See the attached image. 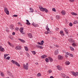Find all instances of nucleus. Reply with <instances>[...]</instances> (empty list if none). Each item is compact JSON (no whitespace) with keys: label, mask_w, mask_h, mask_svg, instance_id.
<instances>
[{"label":"nucleus","mask_w":78,"mask_h":78,"mask_svg":"<svg viewBox=\"0 0 78 78\" xmlns=\"http://www.w3.org/2000/svg\"><path fill=\"white\" fill-rule=\"evenodd\" d=\"M24 48H25L26 51H28V47H27V46H25L24 47Z\"/></svg>","instance_id":"nucleus-23"},{"label":"nucleus","mask_w":78,"mask_h":78,"mask_svg":"<svg viewBox=\"0 0 78 78\" xmlns=\"http://www.w3.org/2000/svg\"><path fill=\"white\" fill-rule=\"evenodd\" d=\"M23 67L25 70H28V66H27V65H25V64L23 65Z\"/></svg>","instance_id":"nucleus-5"},{"label":"nucleus","mask_w":78,"mask_h":78,"mask_svg":"<svg viewBox=\"0 0 78 78\" xmlns=\"http://www.w3.org/2000/svg\"><path fill=\"white\" fill-rule=\"evenodd\" d=\"M32 25H33V26H34V27H37V25H36L35 24V23H33L32 24Z\"/></svg>","instance_id":"nucleus-27"},{"label":"nucleus","mask_w":78,"mask_h":78,"mask_svg":"<svg viewBox=\"0 0 78 78\" xmlns=\"http://www.w3.org/2000/svg\"><path fill=\"white\" fill-rule=\"evenodd\" d=\"M37 76H41V74L39 73L38 74H37Z\"/></svg>","instance_id":"nucleus-33"},{"label":"nucleus","mask_w":78,"mask_h":78,"mask_svg":"<svg viewBox=\"0 0 78 78\" xmlns=\"http://www.w3.org/2000/svg\"><path fill=\"white\" fill-rule=\"evenodd\" d=\"M62 58H63V57L62 56H61L59 55L58 56V59L59 60H61V59H62Z\"/></svg>","instance_id":"nucleus-10"},{"label":"nucleus","mask_w":78,"mask_h":78,"mask_svg":"<svg viewBox=\"0 0 78 78\" xmlns=\"http://www.w3.org/2000/svg\"><path fill=\"white\" fill-rule=\"evenodd\" d=\"M41 45H43V44H44V41H41Z\"/></svg>","instance_id":"nucleus-35"},{"label":"nucleus","mask_w":78,"mask_h":78,"mask_svg":"<svg viewBox=\"0 0 78 78\" xmlns=\"http://www.w3.org/2000/svg\"><path fill=\"white\" fill-rule=\"evenodd\" d=\"M59 52H58V49H57L56 51H55L54 53L55 55H57V54Z\"/></svg>","instance_id":"nucleus-18"},{"label":"nucleus","mask_w":78,"mask_h":78,"mask_svg":"<svg viewBox=\"0 0 78 78\" xmlns=\"http://www.w3.org/2000/svg\"><path fill=\"white\" fill-rule=\"evenodd\" d=\"M44 11L46 13H47V12H48V9H46L45 8H44Z\"/></svg>","instance_id":"nucleus-26"},{"label":"nucleus","mask_w":78,"mask_h":78,"mask_svg":"<svg viewBox=\"0 0 78 78\" xmlns=\"http://www.w3.org/2000/svg\"><path fill=\"white\" fill-rule=\"evenodd\" d=\"M4 11L7 14L9 15V11L8 10V9H7V8L6 7L4 8Z\"/></svg>","instance_id":"nucleus-3"},{"label":"nucleus","mask_w":78,"mask_h":78,"mask_svg":"<svg viewBox=\"0 0 78 78\" xmlns=\"http://www.w3.org/2000/svg\"><path fill=\"white\" fill-rule=\"evenodd\" d=\"M39 8L40 9V11L44 12V8H43L41 6H39Z\"/></svg>","instance_id":"nucleus-7"},{"label":"nucleus","mask_w":78,"mask_h":78,"mask_svg":"<svg viewBox=\"0 0 78 78\" xmlns=\"http://www.w3.org/2000/svg\"><path fill=\"white\" fill-rule=\"evenodd\" d=\"M0 51H1L4 52L5 51H4V48H2L1 49H0Z\"/></svg>","instance_id":"nucleus-32"},{"label":"nucleus","mask_w":78,"mask_h":78,"mask_svg":"<svg viewBox=\"0 0 78 78\" xmlns=\"http://www.w3.org/2000/svg\"><path fill=\"white\" fill-rule=\"evenodd\" d=\"M65 64L66 65H69L70 64V62L69 61L66 62Z\"/></svg>","instance_id":"nucleus-25"},{"label":"nucleus","mask_w":78,"mask_h":78,"mask_svg":"<svg viewBox=\"0 0 78 78\" xmlns=\"http://www.w3.org/2000/svg\"><path fill=\"white\" fill-rule=\"evenodd\" d=\"M18 16L17 15H14L12 16V17H17Z\"/></svg>","instance_id":"nucleus-46"},{"label":"nucleus","mask_w":78,"mask_h":78,"mask_svg":"<svg viewBox=\"0 0 78 78\" xmlns=\"http://www.w3.org/2000/svg\"><path fill=\"white\" fill-rule=\"evenodd\" d=\"M28 37L30 38H33V36H32V34L31 33H28Z\"/></svg>","instance_id":"nucleus-9"},{"label":"nucleus","mask_w":78,"mask_h":78,"mask_svg":"<svg viewBox=\"0 0 78 78\" xmlns=\"http://www.w3.org/2000/svg\"><path fill=\"white\" fill-rule=\"evenodd\" d=\"M48 58H49V60H50V62H52V61H53V59H52V58H51L50 57H49Z\"/></svg>","instance_id":"nucleus-21"},{"label":"nucleus","mask_w":78,"mask_h":78,"mask_svg":"<svg viewBox=\"0 0 78 78\" xmlns=\"http://www.w3.org/2000/svg\"><path fill=\"white\" fill-rule=\"evenodd\" d=\"M72 40H73V39L72 38H71L70 39H68V41L69 42H71V41H72Z\"/></svg>","instance_id":"nucleus-34"},{"label":"nucleus","mask_w":78,"mask_h":78,"mask_svg":"<svg viewBox=\"0 0 78 78\" xmlns=\"http://www.w3.org/2000/svg\"><path fill=\"white\" fill-rule=\"evenodd\" d=\"M45 60L46 62H49V60H48V58H46L45 59Z\"/></svg>","instance_id":"nucleus-29"},{"label":"nucleus","mask_w":78,"mask_h":78,"mask_svg":"<svg viewBox=\"0 0 78 78\" xmlns=\"http://www.w3.org/2000/svg\"><path fill=\"white\" fill-rule=\"evenodd\" d=\"M22 47L20 46H17L15 48L16 50H21Z\"/></svg>","instance_id":"nucleus-6"},{"label":"nucleus","mask_w":78,"mask_h":78,"mask_svg":"<svg viewBox=\"0 0 78 78\" xmlns=\"http://www.w3.org/2000/svg\"><path fill=\"white\" fill-rule=\"evenodd\" d=\"M6 31H7V32H9V29H8V28H6Z\"/></svg>","instance_id":"nucleus-39"},{"label":"nucleus","mask_w":78,"mask_h":78,"mask_svg":"<svg viewBox=\"0 0 78 78\" xmlns=\"http://www.w3.org/2000/svg\"><path fill=\"white\" fill-rule=\"evenodd\" d=\"M8 74L10 76H12V77H13L14 76L12 75V73H11V72H8Z\"/></svg>","instance_id":"nucleus-11"},{"label":"nucleus","mask_w":78,"mask_h":78,"mask_svg":"<svg viewBox=\"0 0 78 78\" xmlns=\"http://www.w3.org/2000/svg\"><path fill=\"white\" fill-rule=\"evenodd\" d=\"M14 28V26L13 25H11L10 26V28L11 30H13Z\"/></svg>","instance_id":"nucleus-8"},{"label":"nucleus","mask_w":78,"mask_h":78,"mask_svg":"<svg viewBox=\"0 0 78 78\" xmlns=\"http://www.w3.org/2000/svg\"><path fill=\"white\" fill-rule=\"evenodd\" d=\"M52 10L54 12H56V9L55 8H53L52 9Z\"/></svg>","instance_id":"nucleus-31"},{"label":"nucleus","mask_w":78,"mask_h":78,"mask_svg":"<svg viewBox=\"0 0 78 78\" xmlns=\"http://www.w3.org/2000/svg\"><path fill=\"white\" fill-rule=\"evenodd\" d=\"M18 40H19V41H21H21H22V39H21L20 38H19Z\"/></svg>","instance_id":"nucleus-53"},{"label":"nucleus","mask_w":78,"mask_h":78,"mask_svg":"<svg viewBox=\"0 0 78 78\" xmlns=\"http://www.w3.org/2000/svg\"><path fill=\"white\" fill-rule=\"evenodd\" d=\"M56 19H57V20H58V19H59V16H56Z\"/></svg>","instance_id":"nucleus-37"},{"label":"nucleus","mask_w":78,"mask_h":78,"mask_svg":"<svg viewBox=\"0 0 78 78\" xmlns=\"http://www.w3.org/2000/svg\"><path fill=\"white\" fill-rule=\"evenodd\" d=\"M47 55H42L41 56V58H42V59H44V58H47Z\"/></svg>","instance_id":"nucleus-13"},{"label":"nucleus","mask_w":78,"mask_h":78,"mask_svg":"<svg viewBox=\"0 0 78 78\" xmlns=\"http://www.w3.org/2000/svg\"><path fill=\"white\" fill-rule=\"evenodd\" d=\"M70 53H69V52H66V55H69V56L70 55Z\"/></svg>","instance_id":"nucleus-48"},{"label":"nucleus","mask_w":78,"mask_h":78,"mask_svg":"<svg viewBox=\"0 0 78 78\" xmlns=\"http://www.w3.org/2000/svg\"><path fill=\"white\" fill-rule=\"evenodd\" d=\"M52 72V71H51V70H49L48 71V72L49 73H51Z\"/></svg>","instance_id":"nucleus-41"},{"label":"nucleus","mask_w":78,"mask_h":78,"mask_svg":"<svg viewBox=\"0 0 78 78\" xmlns=\"http://www.w3.org/2000/svg\"><path fill=\"white\" fill-rule=\"evenodd\" d=\"M69 56H71V57H73V55L72 54H70Z\"/></svg>","instance_id":"nucleus-50"},{"label":"nucleus","mask_w":78,"mask_h":78,"mask_svg":"<svg viewBox=\"0 0 78 78\" xmlns=\"http://www.w3.org/2000/svg\"><path fill=\"white\" fill-rule=\"evenodd\" d=\"M65 56L66 58H68V56H67V55H65Z\"/></svg>","instance_id":"nucleus-59"},{"label":"nucleus","mask_w":78,"mask_h":78,"mask_svg":"<svg viewBox=\"0 0 78 78\" xmlns=\"http://www.w3.org/2000/svg\"><path fill=\"white\" fill-rule=\"evenodd\" d=\"M1 76H4V74H3V73H1Z\"/></svg>","instance_id":"nucleus-47"},{"label":"nucleus","mask_w":78,"mask_h":78,"mask_svg":"<svg viewBox=\"0 0 78 78\" xmlns=\"http://www.w3.org/2000/svg\"><path fill=\"white\" fill-rule=\"evenodd\" d=\"M24 28L23 27H21L20 28V33H22V34H25V33H23V29Z\"/></svg>","instance_id":"nucleus-4"},{"label":"nucleus","mask_w":78,"mask_h":78,"mask_svg":"<svg viewBox=\"0 0 78 78\" xmlns=\"http://www.w3.org/2000/svg\"><path fill=\"white\" fill-rule=\"evenodd\" d=\"M10 39H12V40H13L14 39V37H12V36H11L10 37Z\"/></svg>","instance_id":"nucleus-40"},{"label":"nucleus","mask_w":78,"mask_h":78,"mask_svg":"<svg viewBox=\"0 0 78 78\" xmlns=\"http://www.w3.org/2000/svg\"><path fill=\"white\" fill-rule=\"evenodd\" d=\"M26 55L27 56H30V55H29V54H28V53H26Z\"/></svg>","instance_id":"nucleus-49"},{"label":"nucleus","mask_w":78,"mask_h":78,"mask_svg":"<svg viewBox=\"0 0 78 78\" xmlns=\"http://www.w3.org/2000/svg\"><path fill=\"white\" fill-rule=\"evenodd\" d=\"M35 64H36V65H38V62L35 63Z\"/></svg>","instance_id":"nucleus-58"},{"label":"nucleus","mask_w":78,"mask_h":78,"mask_svg":"<svg viewBox=\"0 0 78 78\" xmlns=\"http://www.w3.org/2000/svg\"><path fill=\"white\" fill-rule=\"evenodd\" d=\"M40 47V46L39 45H36V47H37V48H39Z\"/></svg>","instance_id":"nucleus-43"},{"label":"nucleus","mask_w":78,"mask_h":78,"mask_svg":"<svg viewBox=\"0 0 78 78\" xmlns=\"http://www.w3.org/2000/svg\"><path fill=\"white\" fill-rule=\"evenodd\" d=\"M69 48L71 50H72V51H73V50H74V48H73V47L70 46L69 47Z\"/></svg>","instance_id":"nucleus-30"},{"label":"nucleus","mask_w":78,"mask_h":78,"mask_svg":"<svg viewBox=\"0 0 78 78\" xmlns=\"http://www.w3.org/2000/svg\"><path fill=\"white\" fill-rule=\"evenodd\" d=\"M63 76L64 78H65L66 77V75H64Z\"/></svg>","instance_id":"nucleus-62"},{"label":"nucleus","mask_w":78,"mask_h":78,"mask_svg":"<svg viewBox=\"0 0 78 78\" xmlns=\"http://www.w3.org/2000/svg\"><path fill=\"white\" fill-rule=\"evenodd\" d=\"M78 23V21L77 20H75L73 22V24H76Z\"/></svg>","instance_id":"nucleus-15"},{"label":"nucleus","mask_w":78,"mask_h":78,"mask_svg":"<svg viewBox=\"0 0 78 78\" xmlns=\"http://www.w3.org/2000/svg\"><path fill=\"white\" fill-rule=\"evenodd\" d=\"M55 47H57V48H58V47H59V46H58V45H55Z\"/></svg>","instance_id":"nucleus-61"},{"label":"nucleus","mask_w":78,"mask_h":78,"mask_svg":"<svg viewBox=\"0 0 78 78\" xmlns=\"http://www.w3.org/2000/svg\"><path fill=\"white\" fill-rule=\"evenodd\" d=\"M46 29L47 30V31L44 32L45 34H51V31L50 30V29L48 28V25L46 26Z\"/></svg>","instance_id":"nucleus-1"},{"label":"nucleus","mask_w":78,"mask_h":78,"mask_svg":"<svg viewBox=\"0 0 78 78\" xmlns=\"http://www.w3.org/2000/svg\"><path fill=\"white\" fill-rule=\"evenodd\" d=\"M57 68L59 70H62V68H61V67L59 66H57Z\"/></svg>","instance_id":"nucleus-14"},{"label":"nucleus","mask_w":78,"mask_h":78,"mask_svg":"<svg viewBox=\"0 0 78 78\" xmlns=\"http://www.w3.org/2000/svg\"><path fill=\"white\" fill-rule=\"evenodd\" d=\"M15 32H13L12 33V35H15Z\"/></svg>","instance_id":"nucleus-51"},{"label":"nucleus","mask_w":78,"mask_h":78,"mask_svg":"<svg viewBox=\"0 0 78 78\" xmlns=\"http://www.w3.org/2000/svg\"><path fill=\"white\" fill-rule=\"evenodd\" d=\"M76 73L77 74V76H78V72H76Z\"/></svg>","instance_id":"nucleus-64"},{"label":"nucleus","mask_w":78,"mask_h":78,"mask_svg":"<svg viewBox=\"0 0 78 78\" xmlns=\"http://www.w3.org/2000/svg\"><path fill=\"white\" fill-rule=\"evenodd\" d=\"M71 14H72V15H73V16H77V14L74 12H73L71 13Z\"/></svg>","instance_id":"nucleus-22"},{"label":"nucleus","mask_w":78,"mask_h":78,"mask_svg":"<svg viewBox=\"0 0 78 78\" xmlns=\"http://www.w3.org/2000/svg\"><path fill=\"white\" fill-rule=\"evenodd\" d=\"M30 12H34V9H33L32 8H30Z\"/></svg>","instance_id":"nucleus-17"},{"label":"nucleus","mask_w":78,"mask_h":78,"mask_svg":"<svg viewBox=\"0 0 78 78\" xmlns=\"http://www.w3.org/2000/svg\"><path fill=\"white\" fill-rule=\"evenodd\" d=\"M61 13L62 14V15H63V16H64V15H65V14H66V12H65V11H62Z\"/></svg>","instance_id":"nucleus-16"},{"label":"nucleus","mask_w":78,"mask_h":78,"mask_svg":"<svg viewBox=\"0 0 78 78\" xmlns=\"http://www.w3.org/2000/svg\"><path fill=\"white\" fill-rule=\"evenodd\" d=\"M60 34H61V36H64V34H63V31H61L60 32Z\"/></svg>","instance_id":"nucleus-20"},{"label":"nucleus","mask_w":78,"mask_h":78,"mask_svg":"<svg viewBox=\"0 0 78 78\" xmlns=\"http://www.w3.org/2000/svg\"><path fill=\"white\" fill-rule=\"evenodd\" d=\"M59 29V28H57L56 29V31H58Z\"/></svg>","instance_id":"nucleus-57"},{"label":"nucleus","mask_w":78,"mask_h":78,"mask_svg":"<svg viewBox=\"0 0 78 78\" xmlns=\"http://www.w3.org/2000/svg\"><path fill=\"white\" fill-rule=\"evenodd\" d=\"M26 22H27V23H26V24L27 25H30V23L29 22V21L28 20H26Z\"/></svg>","instance_id":"nucleus-19"},{"label":"nucleus","mask_w":78,"mask_h":78,"mask_svg":"<svg viewBox=\"0 0 78 78\" xmlns=\"http://www.w3.org/2000/svg\"><path fill=\"white\" fill-rule=\"evenodd\" d=\"M32 52L33 55H36V51H32Z\"/></svg>","instance_id":"nucleus-36"},{"label":"nucleus","mask_w":78,"mask_h":78,"mask_svg":"<svg viewBox=\"0 0 78 78\" xmlns=\"http://www.w3.org/2000/svg\"><path fill=\"white\" fill-rule=\"evenodd\" d=\"M37 44H39V45H41V43L39 42H38L37 43Z\"/></svg>","instance_id":"nucleus-54"},{"label":"nucleus","mask_w":78,"mask_h":78,"mask_svg":"<svg viewBox=\"0 0 78 78\" xmlns=\"http://www.w3.org/2000/svg\"><path fill=\"white\" fill-rule=\"evenodd\" d=\"M6 56L5 54L4 55V59H6Z\"/></svg>","instance_id":"nucleus-56"},{"label":"nucleus","mask_w":78,"mask_h":78,"mask_svg":"<svg viewBox=\"0 0 78 78\" xmlns=\"http://www.w3.org/2000/svg\"><path fill=\"white\" fill-rule=\"evenodd\" d=\"M64 30L65 33H66V34H68V30L65 28H64Z\"/></svg>","instance_id":"nucleus-12"},{"label":"nucleus","mask_w":78,"mask_h":78,"mask_svg":"<svg viewBox=\"0 0 78 78\" xmlns=\"http://www.w3.org/2000/svg\"><path fill=\"white\" fill-rule=\"evenodd\" d=\"M5 56H7L9 55V54H5Z\"/></svg>","instance_id":"nucleus-60"},{"label":"nucleus","mask_w":78,"mask_h":78,"mask_svg":"<svg viewBox=\"0 0 78 78\" xmlns=\"http://www.w3.org/2000/svg\"><path fill=\"white\" fill-rule=\"evenodd\" d=\"M15 30H19V28L16 27L15 28Z\"/></svg>","instance_id":"nucleus-55"},{"label":"nucleus","mask_w":78,"mask_h":78,"mask_svg":"<svg viewBox=\"0 0 78 78\" xmlns=\"http://www.w3.org/2000/svg\"><path fill=\"white\" fill-rule=\"evenodd\" d=\"M70 2H74V0H69Z\"/></svg>","instance_id":"nucleus-52"},{"label":"nucleus","mask_w":78,"mask_h":78,"mask_svg":"<svg viewBox=\"0 0 78 78\" xmlns=\"http://www.w3.org/2000/svg\"><path fill=\"white\" fill-rule=\"evenodd\" d=\"M69 25L70 27H72V26L73 25V24L72 23H70L69 24Z\"/></svg>","instance_id":"nucleus-38"},{"label":"nucleus","mask_w":78,"mask_h":78,"mask_svg":"<svg viewBox=\"0 0 78 78\" xmlns=\"http://www.w3.org/2000/svg\"><path fill=\"white\" fill-rule=\"evenodd\" d=\"M10 59V57L8 56L6 58V59H8L9 60Z\"/></svg>","instance_id":"nucleus-42"},{"label":"nucleus","mask_w":78,"mask_h":78,"mask_svg":"<svg viewBox=\"0 0 78 78\" xmlns=\"http://www.w3.org/2000/svg\"><path fill=\"white\" fill-rule=\"evenodd\" d=\"M21 42L23 43H25V41L23 40L22 39V40L21 41Z\"/></svg>","instance_id":"nucleus-45"},{"label":"nucleus","mask_w":78,"mask_h":78,"mask_svg":"<svg viewBox=\"0 0 78 78\" xmlns=\"http://www.w3.org/2000/svg\"><path fill=\"white\" fill-rule=\"evenodd\" d=\"M72 75H73L75 76H76V73H75V72H73V73Z\"/></svg>","instance_id":"nucleus-28"},{"label":"nucleus","mask_w":78,"mask_h":78,"mask_svg":"<svg viewBox=\"0 0 78 78\" xmlns=\"http://www.w3.org/2000/svg\"><path fill=\"white\" fill-rule=\"evenodd\" d=\"M11 62L13 64H16L17 66H18V67H20V64L18 63L17 62H16V61H14L13 60H12L11 61Z\"/></svg>","instance_id":"nucleus-2"},{"label":"nucleus","mask_w":78,"mask_h":78,"mask_svg":"<svg viewBox=\"0 0 78 78\" xmlns=\"http://www.w3.org/2000/svg\"><path fill=\"white\" fill-rule=\"evenodd\" d=\"M72 45L74 47H76V46H77L76 44H75V43H73V44H72Z\"/></svg>","instance_id":"nucleus-24"},{"label":"nucleus","mask_w":78,"mask_h":78,"mask_svg":"<svg viewBox=\"0 0 78 78\" xmlns=\"http://www.w3.org/2000/svg\"><path fill=\"white\" fill-rule=\"evenodd\" d=\"M39 48H40V49H43V47H42V46H40V47Z\"/></svg>","instance_id":"nucleus-44"},{"label":"nucleus","mask_w":78,"mask_h":78,"mask_svg":"<svg viewBox=\"0 0 78 78\" xmlns=\"http://www.w3.org/2000/svg\"><path fill=\"white\" fill-rule=\"evenodd\" d=\"M50 78H53V76H51L50 77Z\"/></svg>","instance_id":"nucleus-63"}]
</instances>
